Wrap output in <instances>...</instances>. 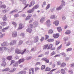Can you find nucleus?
<instances>
[{"label": "nucleus", "mask_w": 74, "mask_h": 74, "mask_svg": "<svg viewBox=\"0 0 74 74\" xmlns=\"http://www.w3.org/2000/svg\"><path fill=\"white\" fill-rule=\"evenodd\" d=\"M29 74H34V69L31 68L29 70Z\"/></svg>", "instance_id": "1"}, {"label": "nucleus", "mask_w": 74, "mask_h": 74, "mask_svg": "<svg viewBox=\"0 0 74 74\" xmlns=\"http://www.w3.org/2000/svg\"><path fill=\"white\" fill-rule=\"evenodd\" d=\"M12 37H16L17 36V32L14 31L12 32Z\"/></svg>", "instance_id": "2"}, {"label": "nucleus", "mask_w": 74, "mask_h": 74, "mask_svg": "<svg viewBox=\"0 0 74 74\" xmlns=\"http://www.w3.org/2000/svg\"><path fill=\"white\" fill-rule=\"evenodd\" d=\"M59 36V34H53V37L54 38H58Z\"/></svg>", "instance_id": "3"}, {"label": "nucleus", "mask_w": 74, "mask_h": 74, "mask_svg": "<svg viewBox=\"0 0 74 74\" xmlns=\"http://www.w3.org/2000/svg\"><path fill=\"white\" fill-rule=\"evenodd\" d=\"M32 17V14H28L27 16L26 17V18H25V21H27V20H29L30 19V18Z\"/></svg>", "instance_id": "4"}, {"label": "nucleus", "mask_w": 74, "mask_h": 74, "mask_svg": "<svg viewBox=\"0 0 74 74\" xmlns=\"http://www.w3.org/2000/svg\"><path fill=\"white\" fill-rule=\"evenodd\" d=\"M35 4V1H32L30 3V4L29 6V7H31L32 6H33Z\"/></svg>", "instance_id": "5"}, {"label": "nucleus", "mask_w": 74, "mask_h": 74, "mask_svg": "<svg viewBox=\"0 0 74 74\" xmlns=\"http://www.w3.org/2000/svg\"><path fill=\"white\" fill-rule=\"evenodd\" d=\"M26 51V49H24L23 51L20 50V54H21V55H23V54H24V53H25Z\"/></svg>", "instance_id": "6"}, {"label": "nucleus", "mask_w": 74, "mask_h": 74, "mask_svg": "<svg viewBox=\"0 0 74 74\" xmlns=\"http://www.w3.org/2000/svg\"><path fill=\"white\" fill-rule=\"evenodd\" d=\"M21 50L18 48H16L15 50V52L17 54H20Z\"/></svg>", "instance_id": "7"}, {"label": "nucleus", "mask_w": 74, "mask_h": 74, "mask_svg": "<svg viewBox=\"0 0 74 74\" xmlns=\"http://www.w3.org/2000/svg\"><path fill=\"white\" fill-rule=\"evenodd\" d=\"M19 27H18L19 29H22L23 27V24L21 23H20L19 24Z\"/></svg>", "instance_id": "8"}, {"label": "nucleus", "mask_w": 74, "mask_h": 74, "mask_svg": "<svg viewBox=\"0 0 74 74\" xmlns=\"http://www.w3.org/2000/svg\"><path fill=\"white\" fill-rule=\"evenodd\" d=\"M42 60H44L46 63H48L49 62V60L48 59L46 58H43L42 59Z\"/></svg>", "instance_id": "9"}, {"label": "nucleus", "mask_w": 74, "mask_h": 74, "mask_svg": "<svg viewBox=\"0 0 74 74\" xmlns=\"http://www.w3.org/2000/svg\"><path fill=\"white\" fill-rule=\"evenodd\" d=\"M59 23V21L58 20L56 21L53 23V24H54L56 26H58Z\"/></svg>", "instance_id": "10"}, {"label": "nucleus", "mask_w": 74, "mask_h": 74, "mask_svg": "<svg viewBox=\"0 0 74 74\" xmlns=\"http://www.w3.org/2000/svg\"><path fill=\"white\" fill-rule=\"evenodd\" d=\"M46 23L47 26H51V21H50V20H48L46 21Z\"/></svg>", "instance_id": "11"}, {"label": "nucleus", "mask_w": 74, "mask_h": 74, "mask_svg": "<svg viewBox=\"0 0 74 74\" xmlns=\"http://www.w3.org/2000/svg\"><path fill=\"white\" fill-rule=\"evenodd\" d=\"M8 45V43L7 42H5L1 44V46L2 47H3L4 46H7Z\"/></svg>", "instance_id": "12"}, {"label": "nucleus", "mask_w": 74, "mask_h": 74, "mask_svg": "<svg viewBox=\"0 0 74 74\" xmlns=\"http://www.w3.org/2000/svg\"><path fill=\"white\" fill-rule=\"evenodd\" d=\"M16 44V41L15 40H13L10 43V45H14V44Z\"/></svg>", "instance_id": "13"}, {"label": "nucleus", "mask_w": 74, "mask_h": 74, "mask_svg": "<svg viewBox=\"0 0 74 74\" xmlns=\"http://www.w3.org/2000/svg\"><path fill=\"white\" fill-rule=\"evenodd\" d=\"M63 8V5H60L59 7L57 8L56 9L57 11H58L59 10H60L62 8Z\"/></svg>", "instance_id": "14"}, {"label": "nucleus", "mask_w": 74, "mask_h": 74, "mask_svg": "<svg viewBox=\"0 0 74 74\" xmlns=\"http://www.w3.org/2000/svg\"><path fill=\"white\" fill-rule=\"evenodd\" d=\"M25 61V59H21L19 60L18 61V62L19 64H20V63H21L22 62H23Z\"/></svg>", "instance_id": "15"}, {"label": "nucleus", "mask_w": 74, "mask_h": 74, "mask_svg": "<svg viewBox=\"0 0 74 74\" xmlns=\"http://www.w3.org/2000/svg\"><path fill=\"white\" fill-rule=\"evenodd\" d=\"M12 56H8L6 58L7 59L9 60H12Z\"/></svg>", "instance_id": "16"}, {"label": "nucleus", "mask_w": 74, "mask_h": 74, "mask_svg": "<svg viewBox=\"0 0 74 74\" xmlns=\"http://www.w3.org/2000/svg\"><path fill=\"white\" fill-rule=\"evenodd\" d=\"M2 26H6L7 25V23L6 22H2L0 23Z\"/></svg>", "instance_id": "17"}, {"label": "nucleus", "mask_w": 74, "mask_h": 74, "mask_svg": "<svg viewBox=\"0 0 74 74\" xmlns=\"http://www.w3.org/2000/svg\"><path fill=\"white\" fill-rule=\"evenodd\" d=\"M39 7V5H35L34 8H32V10H35V9H37Z\"/></svg>", "instance_id": "18"}, {"label": "nucleus", "mask_w": 74, "mask_h": 74, "mask_svg": "<svg viewBox=\"0 0 74 74\" xmlns=\"http://www.w3.org/2000/svg\"><path fill=\"white\" fill-rule=\"evenodd\" d=\"M45 17H44L41 18L40 20V21L41 23H42L45 21Z\"/></svg>", "instance_id": "19"}, {"label": "nucleus", "mask_w": 74, "mask_h": 74, "mask_svg": "<svg viewBox=\"0 0 74 74\" xmlns=\"http://www.w3.org/2000/svg\"><path fill=\"white\" fill-rule=\"evenodd\" d=\"M33 25L32 24H31L29 25L28 27L29 29H33Z\"/></svg>", "instance_id": "20"}, {"label": "nucleus", "mask_w": 74, "mask_h": 74, "mask_svg": "<svg viewBox=\"0 0 74 74\" xmlns=\"http://www.w3.org/2000/svg\"><path fill=\"white\" fill-rule=\"evenodd\" d=\"M38 41V37L36 36L35 37L34 42H36Z\"/></svg>", "instance_id": "21"}, {"label": "nucleus", "mask_w": 74, "mask_h": 74, "mask_svg": "<svg viewBox=\"0 0 74 74\" xmlns=\"http://www.w3.org/2000/svg\"><path fill=\"white\" fill-rule=\"evenodd\" d=\"M48 48V44L45 45L43 46V49H45L47 48Z\"/></svg>", "instance_id": "22"}, {"label": "nucleus", "mask_w": 74, "mask_h": 74, "mask_svg": "<svg viewBox=\"0 0 74 74\" xmlns=\"http://www.w3.org/2000/svg\"><path fill=\"white\" fill-rule=\"evenodd\" d=\"M2 19L3 21H7V18L6 16L4 15L3 17L2 18Z\"/></svg>", "instance_id": "23"}, {"label": "nucleus", "mask_w": 74, "mask_h": 74, "mask_svg": "<svg viewBox=\"0 0 74 74\" xmlns=\"http://www.w3.org/2000/svg\"><path fill=\"white\" fill-rule=\"evenodd\" d=\"M6 65V62H5V61H4L1 64V66H3V67H4Z\"/></svg>", "instance_id": "24"}, {"label": "nucleus", "mask_w": 74, "mask_h": 74, "mask_svg": "<svg viewBox=\"0 0 74 74\" xmlns=\"http://www.w3.org/2000/svg\"><path fill=\"white\" fill-rule=\"evenodd\" d=\"M66 65V64L65 63L63 62L61 64L60 67H65Z\"/></svg>", "instance_id": "25"}, {"label": "nucleus", "mask_w": 74, "mask_h": 74, "mask_svg": "<svg viewBox=\"0 0 74 74\" xmlns=\"http://www.w3.org/2000/svg\"><path fill=\"white\" fill-rule=\"evenodd\" d=\"M61 73L62 74H65V70L63 69H61Z\"/></svg>", "instance_id": "26"}, {"label": "nucleus", "mask_w": 74, "mask_h": 74, "mask_svg": "<svg viewBox=\"0 0 74 74\" xmlns=\"http://www.w3.org/2000/svg\"><path fill=\"white\" fill-rule=\"evenodd\" d=\"M53 46V45L52 44H50L49 45V44H48V48H47V49H51V48Z\"/></svg>", "instance_id": "27"}, {"label": "nucleus", "mask_w": 74, "mask_h": 74, "mask_svg": "<svg viewBox=\"0 0 74 74\" xmlns=\"http://www.w3.org/2000/svg\"><path fill=\"white\" fill-rule=\"evenodd\" d=\"M48 42H53L54 41V39H49L47 40Z\"/></svg>", "instance_id": "28"}, {"label": "nucleus", "mask_w": 74, "mask_h": 74, "mask_svg": "<svg viewBox=\"0 0 74 74\" xmlns=\"http://www.w3.org/2000/svg\"><path fill=\"white\" fill-rule=\"evenodd\" d=\"M50 70H51V69L48 67H47L45 69V71H49Z\"/></svg>", "instance_id": "29"}, {"label": "nucleus", "mask_w": 74, "mask_h": 74, "mask_svg": "<svg viewBox=\"0 0 74 74\" xmlns=\"http://www.w3.org/2000/svg\"><path fill=\"white\" fill-rule=\"evenodd\" d=\"M32 29L30 28H28L27 29V32H29V33H31V32H32Z\"/></svg>", "instance_id": "30"}, {"label": "nucleus", "mask_w": 74, "mask_h": 74, "mask_svg": "<svg viewBox=\"0 0 74 74\" xmlns=\"http://www.w3.org/2000/svg\"><path fill=\"white\" fill-rule=\"evenodd\" d=\"M57 29L59 32H62V28H61V27H58L57 28Z\"/></svg>", "instance_id": "31"}, {"label": "nucleus", "mask_w": 74, "mask_h": 74, "mask_svg": "<svg viewBox=\"0 0 74 74\" xmlns=\"http://www.w3.org/2000/svg\"><path fill=\"white\" fill-rule=\"evenodd\" d=\"M65 34H70V31L69 30H67L66 31Z\"/></svg>", "instance_id": "32"}, {"label": "nucleus", "mask_w": 74, "mask_h": 74, "mask_svg": "<svg viewBox=\"0 0 74 74\" xmlns=\"http://www.w3.org/2000/svg\"><path fill=\"white\" fill-rule=\"evenodd\" d=\"M9 70H10V69L9 68H7L3 70L2 71H9Z\"/></svg>", "instance_id": "33"}, {"label": "nucleus", "mask_w": 74, "mask_h": 74, "mask_svg": "<svg viewBox=\"0 0 74 74\" xmlns=\"http://www.w3.org/2000/svg\"><path fill=\"white\" fill-rule=\"evenodd\" d=\"M19 74H26V71H20L19 73Z\"/></svg>", "instance_id": "34"}, {"label": "nucleus", "mask_w": 74, "mask_h": 74, "mask_svg": "<svg viewBox=\"0 0 74 74\" xmlns=\"http://www.w3.org/2000/svg\"><path fill=\"white\" fill-rule=\"evenodd\" d=\"M72 48H69L66 49V52H69V51H72Z\"/></svg>", "instance_id": "35"}, {"label": "nucleus", "mask_w": 74, "mask_h": 74, "mask_svg": "<svg viewBox=\"0 0 74 74\" xmlns=\"http://www.w3.org/2000/svg\"><path fill=\"white\" fill-rule=\"evenodd\" d=\"M49 34H52L53 33V30L52 29H50L48 32Z\"/></svg>", "instance_id": "36"}, {"label": "nucleus", "mask_w": 74, "mask_h": 74, "mask_svg": "<svg viewBox=\"0 0 74 74\" xmlns=\"http://www.w3.org/2000/svg\"><path fill=\"white\" fill-rule=\"evenodd\" d=\"M12 25H13L14 27H16L17 25H16V23L14 22H12Z\"/></svg>", "instance_id": "37"}, {"label": "nucleus", "mask_w": 74, "mask_h": 74, "mask_svg": "<svg viewBox=\"0 0 74 74\" xmlns=\"http://www.w3.org/2000/svg\"><path fill=\"white\" fill-rule=\"evenodd\" d=\"M56 52H55L54 51H53V52H52L51 54H50V56H53V55H56Z\"/></svg>", "instance_id": "38"}, {"label": "nucleus", "mask_w": 74, "mask_h": 74, "mask_svg": "<svg viewBox=\"0 0 74 74\" xmlns=\"http://www.w3.org/2000/svg\"><path fill=\"white\" fill-rule=\"evenodd\" d=\"M33 12V11L32 9L29 10L27 11V13H32Z\"/></svg>", "instance_id": "39"}, {"label": "nucleus", "mask_w": 74, "mask_h": 74, "mask_svg": "<svg viewBox=\"0 0 74 74\" xmlns=\"http://www.w3.org/2000/svg\"><path fill=\"white\" fill-rule=\"evenodd\" d=\"M45 65H42L41 67V69L44 70V69H45Z\"/></svg>", "instance_id": "40"}, {"label": "nucleus", "mask_w": 74, "mask_h": 74, "mask_svg": "<svg viewBox=\"0 0 74 74\" xmlns=\"http://www.w3.org/2000/svg\"><path fill=\"white\" fill-rule=\"evenodd\" d=\"M18 66V62H16V63H15L13 65L14 67H17Z\"/></svg>", "instance_id": "41"}, {"label": "nucleus", "mask_w": 74, "mask_h": 74, "mask_svg": "<svg viewBox=\"0 0 74 74\" xmlns=\"http://www.w3.org/2000/svg\"><path fill=\"white\" fill-rule=\"evenodd\" d=\"M16 70V69L14 68L11 70L10 71V73H12V72H14Z\"/></svg>", "instance_id": "42"}, {"label": "nucleus", "mask_w": 74, "mask_h": 74, "mask_svg": "<svg viewBox=\"0 0 74 74\" xmlns=\"http://www.w3.org/2000/svg\"><path fill=\"white\" fill-rule=\"evenodd\" d=\"M50 7V4H48L47 7L46 8V10H48V9Z\"/></svg>", "instance_id": "43"}, {"label": "nucleus", "mask_w": 74, "mask_h": 74, "mask_svg": "<svg viewBox=\"0 0 74 74\" xmlns=\"http://www.w3.org/2000/svg\"><path fill=\"white\" fill-rule=\"evenodd\" d=\"M23 43L22 40H20L18 43V45H21Z\"/></svg>", "instance_id": "44"}, {"label": "nucleus", "mask_w": 74, "mask_h": 74, "mask_svg": "<svg viewBox=\"0 0 74 74\" xmlns=\"http://www.w3.org/2000/svg\"><path fill=\"white\" fill-rule=\"evenodd\" d=\"M57 65L59 66L61 64V62L60 61H57Z\"/></svg>", "instance_id": "45"}, {"label": "nucleus", "mask_w": 74, "mask_h": 74, "mask_svg": "<svg viewBox=\"0 0 74 74\" xmlns=\"http://www.w3.org/2000/svg\"><path fill=\"white\" fill-rule=\"evenodd\" d=\"M70 44H71V42L69 41L67 42V44H66V47H68V46H69Z\"/></svg>", "instance_id": "46"}, {"label": "nucleus", "mask_w": 74, "mask_h": 74, "mask_svg": "<svg viewBox=\"0 0 74 74\" xmlns=\"http://www.w3.org/2000/svg\"><path fill=\"white\" fill-rule=\"evenodd\" d=\"M63 40L64 41H67L69 40V38L68 37H66L65 38H63Z\"/></svg>", "instance_id": "47"}, {"label": "nucleus", "mask_w": 74, "mask_h": 74, "mask_svg": "<svg viewBox=\"0 0 74 74\" xmlns=\"http://www.w3.org/2000/svg\"><path fill=\"white\" fill-rule=\"evenodd\" d=\"M68 73H69V74H73V72L71 70H69L68 71Z\"/></svg>", "instance_id": "48"}, {"label": "nucleus", "mask_w": 74, "mask_h": 74, "mask_svg": "<svg viewBox=\"0 0 74 74\" xmlns=\"http://www.w3.org/2000/svg\"><path fill=\"white\" fill-rule=\"evenodd\" d=\"M51 19H54L55 18V15H52L50 17Z\"/></svg>", "instance_id": "49"}, {"label": "nucleus", "mask_w": 74, "mask_h": 74, "mask_svg": "<svg viewBox=\"0 0 74 74\" xmlns=\"http://www.w3.org/2000/svg\"><path fill=\"white\" fill-rule=\"evenodd\" d=\"M1 8H6V6L5 5H2L1 6Z\"/></svg>", "instance_id": "50"}, {"label": "nucleus", "mask_w": 74, "mask_h": 74, "mask_svg": "<svg viewBox=\"0 0 74 74\" xmlns=\"http://www.w3.org/2000/svg\"><path fill=\"white\" fill-rule=\"evenodd\" d=\"M45 40H47V39H48V38H49V36L47 35H45Z\"/></svg>", "instance_id": "51"}, {"label": "nucleus", "mask_w": 74, "mask_h": 74, "mask_svg": "<svg viewBox=\"0 0 74 74\" xmlns=\"http://www.w3.org/2000/svg\"><path fill=\"white\" fill-rule=\"evenodd\" d=\"M40 69L39 67H36L35 68V71H37L38 70Z\"/></svg>", "instance_id": "52"}, {"label": "nucleus", "mask_w": 74, "mask_h": 74, "mask_svg": "<svg viewBox=\"0 0 74 74\" xmlns=\"http://www.w3.org/2000/svg\"><path fill=\"white\" fill-rule=\"evenodd\" d=\"M32 58V57H28L26 59V60H29V59H31Z\"/></svg>", "instance_id": "53"}, {"label": "nucleus", "mask_w": 74, "mask_h": 74, "mask_svg": "<svg viewBox=\"0 0 74 74\" xmlns=\"http://www.w3.org/2000/svg\"><path fill=\"white\" fill-rule=\"evenodd\" d=\"M11 64H10V65H11L12 64H13L15 63V61L14 60H12L11 61Z\"/></svg>", "instance_id": "54"}, {"label": "nucleus", "mask_w": 74, "mask_h": 74, "mask_svg": "<svg viewBox=\"0 0 74 74\" xmlns=\"http://www.w3.org/2000/svg\"><path fill=\"white\" fill-rule=\"evenodd\" d=\"M62 44L60 46H59L57 49L58 50L60 49L61 48H62Z\"/></svg>", "instance_id": "55"}, {"label": "nucleus", "mask_w": 74, "mask_h": 74, "mask_svg": "<svg viewBox=\"0 0 74 74\" xmlns=\"http://www.w3.org/2000/svg\"><path fill=\"white\" fill-rule=\"evenodd\" d=\"M61 2H62V4L63 5H65V4H65V2H64V1L63 0H62V1Z\"/></svg>", "instance_id": "56"}, {"label": "nucleus", "mask_w": 74, "mask_h": 74, "mask_svg": "<svg viewBox=\"0 0 74 74\" xmlns=\"http://www.w3.org/2000/svg\"><path fill=\"white\" fill-rule=\"evenodd\" d=\"M56 70V69H53L52 70H51V71H50V74H51H51H52V72H53V71H55V70Z\"/></svg>", "instance_id": "57"}, {"label": "nucleus", "mask_w": 74, "mask_h": 74, "mask_svg": "<svg viewBox=\"0 0 74 74\" xmlns=\"http://www.w3.org/2000/svg\"><path fill=\"white\" fill-rule=\"evenodd\" d=\"M5 36V34H2V35H1L0 36V38H2L3 37H4Z\"/></svg>", "instance_id": "58"}, {"label": "nucleus", "mask_w": 74, "mask_h": 74, "mask_svg": "<svg viewBox=\"0 0 74 74\" xmlns=\"http://www.w3.org/2000/svg\"><path fill=\"white\" fill-rule=\"evenodd\" d=\"M59 43H60V42L56 41V45H58Z\"/></svg>", "instance_id": "59"}, {"label": "nucleus", "mask_w": 74, "mask_h": 74, "mask_svg": "<svg viewBox=\"0 0 74 74\" xmlns=\"http://www.w3.org/2000/svg\"><path fill=\"white\" fill-rule=\"evenodd\" d=\"M60 56V54H57L54 56V58H56V57H59Z\"/></svg>", "instance_id": "60"}, {"label": "nucleus", "mask_w": 74, "mask_h": 74, "mask_svg": "<svg viewBox=\"0 0 74 74\" xmlns=\"http://www.w3.org/2000/svg\"><path fill=\"white\" fill-rule=\"evenodd\" d=\"M48 54H49V52L47 51L45 53V55H48Z\"/></svg>", "instance_id": "61"}, {"label": "nucleus", "mask_w": 74, "mask_h": 74, "mask_svg": "<svg viewBox=\"0 0 74 74\" xmlns=\"http://www.w3.org/2000/svg\"><path fill=\"white\" fill-rule=\"evenodd\" d=\"M18 16H19V14H16L14 15V17L16 18V17H18Z\"/></svg>", "instance_id": "62"}, {"label": "nucleus", "mask_w": 74, "mask_h": 74, "mask_svg": "<svg viewBox=\"0 0 74 74\" xmlns=\"http://www.w3.org/2000/svg\"><path fill=\"white\" fill-rule=\"evenodd\" d=\"M46 4V2H44L43 3V5H42V7H43L44 5H45Z\"/></svg>", "instance_id": "63"}, {"label": "nucleus", "mask_w": 74, "mask_h": 74, "mask_svg": "<svg viewBox=\"0 0 74 74\" xmlns=\"http://www.w3.org/2000/svg\"><path fill=\"white\" fill-rule=\"evenodd\" d=\"M40 64V62H37V63H36V65H38V64Z\"/></svg>", "instance_id": "64"}]
</instances>
